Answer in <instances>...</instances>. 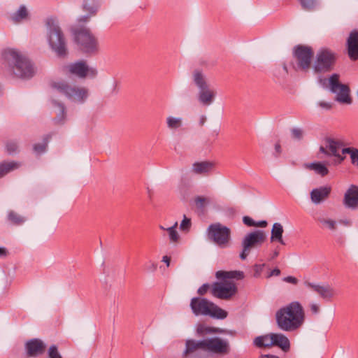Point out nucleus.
Segmentation results:
<instances>
[{
	"label": "nucleus",
	"mask_w": 358,
	"mask_h": 358,
	"mask_svg": "<svg viewBox=\"0 0 358 358\" xmlns=\"http://www.w3.org/2000/svg\"><path fill=\"white\" fill-rule=\"evenodd\" d=\"M230 352L229 341L219 336L203 338L199 340H185L182 358H202L203 355H224Z\"/></svg>",
	"instance_id": "1"
},
{
	"label": "nucleus",
	"mask_w": 358,
	"mask_h": 358,
	"mask_svg": "<svg viewBox=\"0 0 358 358\" xmlns=\"http://www.w3.org/2000/svg\"><path fill=\"white\" fill-rule=\"evenodd\" d=\"M305 313L298 301H293L280 308L275 313L278 327L284 331L292 332L299 329L303 324Z\"/></svg>",
	"instance_id": "2"
},
{
	"label": "nucleus",
	"mask_w": 358,
	"mask_h": 358,
	"mask_svg": "<svg viewBox=\"0 0 358 358\" xmlns=\"http://www.w3.org/2000/svg\"><path fill=\"white\" fill-rule=\"evenodd\" d=\"M215 276L220 280L214 282L211 285L212 295L220 299H229L237 292V287L234 280L243 279L244 273L240 271H218L216 272Z\"/></svg>",
	"instance_id": "3"
},
{
	"label": "nucleus",
	"mask_w": 358,
	"mask_h": 358,
	"mask_svg": "<svg viewBox=\"0 0 358 358\" xmlns=\"http://www.w3.org/2000/svg\"><path fill=\"white\" fill-rule=\"evenodd\" d=\"M4 64L16 76L30 78L34 74L33 66L29 59L15 49H6L2 53Z\"/></svg>",
	"instance_id": "4"
},
{
	"label": "nucleus",
	"mask_w": 358,
	"mask_h": 358,
	"mask_svg": "<svg viewBox=\"0 0 358 358\" xmlns=\"http://www.w3.org/2000/svg\"><path fill=\"white\" fill-rule=\"evenodd\" d=\"M46 40L50 50L59 57L68 54L67 42L58 22L53 18L46 21Z\"/></svg>",
	"instance_id": "5"
},
{
	"label": "nucleus",
	"mask_w": 358,
	"mask_h": 358,
	"mask_svg": "<svg viewBox=\"0 0 358 358\" xmlns=\"http://www.w3.org/2000/svg\"><path fill=\"white\" fill-rule=\"evenodd\" d=\"M194 85L196 87L197 101L203 107L211 106L217 96V92L210 87L206 75L199 69H195L192 74Z\"/></svg>",
	"instance_id": "6"
},
{
	"label": "nucleus",
	"mask_w": 358,
	"mask_h": 358,
	"mask_svg": "<svg viewBox=\"0 0 358 358\" xmlns=\"http://www.w3.org/2000/svg\"><path fill=\"white\" fill-rule=\"evenodd\" d=\"M50 86L55 92L64 96L75 103L82 104L88 97V90L86 87L71 84L64 80L52 81Z\"/></svg>",
	"instance_id": "7"
},
{
	"label": "nucleus",
	"mask_w": 358,
	"mask_h": 358,
	"mask_svg": "<svg viewBox=\"0 0 358 358\" xmlns=\"http://www.w3.org/2000/svg\"><path fill=\"white\" fill-rule=\"evenodd\" d=\"M190 308L195 316H209L218 320L225 319L228 313L206 298L194 297L190 301Z\"/></svg>",
	"instance_id": "8"
},
{
	"label": "nucleus",
	"mask_w": 358,
	"mask_h": 358,
	"mask_svg": "<svg viewBox=\"0 0 358 358\" xmlns=\"http://www.w3.org/2000/svg\"><path fill=\"white\" fill-rule=\"evenodd\" d=\"M72 36L74 42L83 53L96 55L99 51L98 40L89 29L74 28L72 29Z\"/></svg>",
	"instance_id": "9"
},
{
	"label": "nucleus",
	"mask_w": 358,
	"mask_h": 358,
	"mask_svg": "<svg viewBox=\"0 0 358 358\" xmlns=\"http://www.w3.org/2000/svg\"><path fill=\"white\" fill-rule=\"evenodd\" d=\"M336 61V54L327 48H320L313 60L315 73H322L331 71Z\"/></svg>",
	"instance_id": "10"
},
{
	"label": "nucleus",
	"mask_w": 358,
	"mask_h": 358,
	"mask_svg": "<svg viewBox=\"0 0 358 358\" xmlns=\"http://www.w3.org/2000/svg\"><path fill=\"white\" fill-rule=\"evenodd\" d=\"M342 147H343V142L341 140L332 137H325L319 150L320 152L327 157H334L332 164L337 165L341 164L345 158L340 152Z\"/></svg>",
	"instance_id": "11"
},
{
	"label": "nucleus",
	"mask_w": 358,
	"mask_h": 358,
	"mask_svg": "<svg viewBox=\"0 0 358 358\" xmlns=\"http://www.w3.org/2000/svg\"><path fill=\"white\" fill-rule=\"evenodd\" d=\"M329 90L336 94L335 100L340 103L351 104L352 99L350 93L349 87L340 83L339 75L337 73L332 74L328 80Z\"/></svg>",
	"instance_id": "12"
},
{
	"label": "nucleus",
	"mask_w": 358,
	"mask_h": 358,
	"mask_svg": "<svg viewBox=\"0 0 358 358\" xmlns=\"http://www.w3.org/2000/svg\"><path fill=\"white\" fill-rule=\"evenodd\" d=\"M208 237L219 247L224 248L229 245L231 238V230L229 227L215 223L210 224L208 229Z\"/></svg>",
	"instance_id": "13"
},
{
	"label": "nucleus",
	"mask_w": 358,
	"mask_h": 358,
	"mask_svg": "<svg viewBox=\"0 0 358 358\" xmlns=\"http://www.w3.org/2000/svg\"><path fill=\"white\" fill-rule=\"evenodd\" d=\"M65 69L68 73L80 79L86 78L93 79L98 75L97 69L94 66H89L84 59L70 63L66 66Z\"/></svg>",
	"instance_id": "14"
},
{
	"label": "nucleus",
	"mask_w": 358,
	"mask_h": 358,
	"mask_svg": "<svg viewBox=\"0 0 358 358\" xmlns=\"http://www.w3.org/2000/svg\"><path fill=\"white\" fill-rule=\"evenodd\" d=\"M266 239V234L262 230H255L247 234L242 240V252L240 258L245 260L252 248L261 245Z\"/></svg>",
	"instance_id": "15"
},
{
	"label": "nucleus",
	"mask_w": 358,
	"mask_h": 358,
	"mask_svg": "<svg viewBox=\"0 0 358 358\" xmlns=\"http://www.w3.org/2000/svg\"><path fill=\"white\" fill-rule=\"evenodd\" d=\"M293 56L296 62L294 66L295 70L306 71L310 68L313 58V51L310 47L303 45L294 47Z\"/></svg>",
	"instance_id": "16"
},
{
	"label": "nucleus",
	"mask_w": 358,
	"mask_h": 358,
	"mask_svg": "<svg viewBox=\"0 0 358 358\" xmlns=\"http://www.w3.org/2000/svg\"><path fill=\"white\" fill-rule=\"evenodd\" d=\"M305 286L310 290L316 292L322 299L331 301L336 295L334 288L328 283H313L305 282Z\"/></svg>",
	"instance_id": "17"
},
{
	"label": "nucleus",
	"mask_w": 358,
	"mask_h": 358,
	"mask_svg": "<svg viewBox=\"0 0 358 358\" xmlns=\"http://www.w3.org/2000/svg\"><path fill=\"white\" fill-rule=\"evenodd\" d=\"M343 203L347 208L358 209V186L351 185L344 194Z\"/></svg>",
	"instance_id": "18"
},
{
	"label": "nucleus",
	"mask_w": 358,
	"mask_h": 358,
	"mask_svg": "<svg viewBox=\"0 0 358 358\" xmlns=\"http://www.w3.org/2000/svg\"><path fill=\"white\" fill-rule=\"evenodd\" d=\"M331 188L329 186H321L314 188L310 192V200L315 205H318L324 201L329 196Z\"/></svg>",
	"instance_id": "19"
},
{
	"label": "nucleus",
	"mask_w": 358,
	"mask_h": 358,
	"mask_svg": "<svg viewBox=\"0 0 358 358\" xmlns=\"http://www.w3.org/2000/svg\"><path fill=\"white\" fill-rule=\"evenodd\" d=\"M45 345L43 342L38 338H33L28 341L25 344L27 353L29 357H36L45 350Z\"/></svg>",
	"instance_id": "20"
},
{
	"label": "nucleus",
	"mask_w": 358,
	"mask_h": 358,
	"mask_svg": "<svg viewBox=\"0 0 358 358\" xmlns=\"http://www.w3.org/2000/svg\"><path fill=\"white\" fill-rule=\"evenodd\" d=\"M166 127L171 133H176L182 129L184 120L182 117L167 115L165 119Z\"/></svg>",
	"instance_id": "21"
},
{
	"label": "nucleus",
	"mask_w": 358,
	"mask_h": 358,
	"mask_svg": "<svg viewBox=\"0 0 358 358\" xmlns=\"http://www.w3.org/2000/svg\"><path fill=\"white\" fill-rule=\"evenodd\" d=\"M347 44L350 58L356 60L358 58V31L354 30L350 33Z\"/></svg>",
	"instance_id": "22"
},
{
	"label": "nucleus",
	"mask_w": 358,
	"mask_h": 358,
	"mask_svg": "<svg viewBox=\"0 0 358 358\" xmlns=\"http://www.w3.org/2000/svg\"><path fill=\"white\" fill-rule=\"evenodd\" d=\"M215 163L210 161L194 162L192 166V172L196 175L207 176L214 169Z\"/></svg>",
	"instance_id": "23"
},
{
	"label": "nucleus",
	"mask_w": 358,
	"mask_h": 358,
	"mask_svg": "<svg viewBox=\"0 0 358 358\" xmlns=\"http://www.w3.org/2000/svg\"><path fill=\"white\" fill-rule=\"evenodd\" d=\"M99 3L98 0H83V9L88 12L89 15L81 16L78 19L80 22H86L89 17L94 15L98 10Z\"/></svg>",
	"instance_id": "24"
},
{
	"label": "nucleus",
	"mask_w": 358,
	"mask_h": 358,
	"mask_svg": "<svg viewBox=\"0 0 358 358\" xmlns=\"http://www.w3.org/2000/svg\"><path fill=\"white\" fill-rule=\"evenodd\" d=\"M272 345L278 346L285 352L290 348L288 338L281 333H272Z\"/></svg>",
	"instance_id": "25"
},
{
	"label": "nucleus",
	"mask_w": 358,
	"mask_h": 358,
	"mask_svg": "<svg viewBox=\"0 0 358 358\" xmlns=\"http://www.w3.org/2000/svg\"><path fill=\"white\" fill-rule=\"evenodd\" d=\"M195 335L204 337L206 335L215 334L220 332L218 328L210 327L203 323H198L194 327Z\"/></svg>",
	"instance_id": "26"
},
{
	"label": "nucleus",
	"mask_w": 358,
	"mask_h": 358,
	"mask_svg": "<svg viewBox=\"0 0 358 358\" xmlns=\"http://www.w3.org/2000/svg\"><path fill=\"white\" fill-rule=\"evenodd\" d=\"M283 227L280 223L275 222L273 224L271 234V241H278L282 245H285V243L282 238Z\"/></svg>",
	"instance_id": "27"
},
{
	"label": "nucleus",
	"mask_w": 358,
	"mask_h": 358,
	"mask_svg": "<svg viewBox=\"0 0 358 358\" xmlns=\"http://www.w3.org/2000/svg\"><path fill=\"white\" fill-rule=\"evenodd\" d=\"M29 15V13L27 8L24 5H21L18 9L11 15L10 19L13 22L17 23L28 19Z\"/></svg>",
	"instance_id": "28"
},
{
	"label": "nucleus",
	"mask_w": 358,
	"mask_h": 358,
	"mask_svg": "<svg viewBox=\"0 0 358 358\" xmlns=\"http://www.w3.org/2000/svg\"><path fill=\"white\" fill-rule=\"evenodd\" d=\"M305 167L315 171V173L321 176H326L329 172L326 165L322 162H312L306 164Z\"/></svg>",
	"instance_id": "29"
},
{
	"label": "nucleus",
	"mask_w": 358,
	"mask_h": 358,
	"mask_svg": "<svg viewBox=\"0 0 358 358\" xmlns=\"http://www.w3.org/2000/svg\"><path fill=\"white\" fill-rule=\"evenodd\" d=\"M19 166L20 164L14 161L3 162L0 163V178L18 169Z\"/></svg>",
	"instance_id": "30"
},
{
	"label": "nucleus",
	"mask_w": 358,
	"mask_h": 358,
	"mask_svg": "<svg viewBox=\"0 0 358 358\" xmlns=\"http://www.w3.org/2000/svg\"><path fill=\"white\" fill-rule=\"evenodd\" d=\"M318 222L322 225L324 228L329 229L331 231L336 230L337 222L325 214H321L317 217Z\"/></svg>",
	"instance_id": "31"
},
{
	"label": "nucleus",
	"mask_w": 358,
	"mask_h": 358,
	"mask_svg": "<svg viewBox=\"0 0 358 358\" xmlns=\"http://www.w3.org/2000/svg\"><path fill=\"white\" fill-rule=\"evenodd\" d=\"M272 343V333L257 336L254 340V344L259 348L270 347Z\"/></svg>",
	"instance_id": "32"
},
{
	"label": "nucleus",
	"mask_w": 358,
	"mask_h": 358,
	"mask_svg": "<svg viewBox=\"0 0 358 358\" xmlns=\"http://www.w3.org/2000/svg\"><path fill=\"white\" fill-rule=\"evenodd\" d=\"M52 104L57 113L55 121L60 123L65 119L66 108L62 103L55 100H52Z\"/></svg>",
	"instance_id": "33"
},
{
	"label": "nucleus",
	"mask_w": 358,
	"mask_h": 358,
	"mask_svg": "<svg viewBox=\"0 0 358 358\" xmlns=\"http://www.w3.org/2000/svg\"><path fill=\"white\" fill-rule=\"evenodd\" d=\"M178 227V222H176L174 224L166 229V231L169 234L170 241L172 243H176L179 240V234L176 231Z\"/></svg>",
	"instance_id": "34"
},
{
	"label": "nucleus",
	"mask_w": 358,
	"mask_h": 358,
	"mask_svg": "<svg viewBox=\"0 0 358 358\" xmlns=\"http://www.w3.org/2000/svg\"><path fill=\"white\" fill-rule=\"evenodd\" d=\"M8 218L9 221H10L13 224H20L25 221L24 217L19 215L18 214L13 211H10L8 213Z\"/></svg>",
	"instance_id": "35"
},
{
	"label": "nucleus",
	"mask_w": 358,
	"mask_h": 358,
	"mask_svg": "<svg viewBox=\"0 0 358 358\" xmlns=\"http://www.w3.org/2000/svg\"><path fill=\"white\" fill-rule=\"evenodd\" d=\"M48 143V137H45L41 143H37L34 145V150L36 154L41 155L45 152Z\"/></svg>",
	"instance_id": "36"
},
{
	"label": "nucleus",
	"mask_w": 358,
	"mask_h": 358,
	"mask_svg": "<svg viewBox=\"0 0 358 358\" xmlns=\"http://www.w3.org/2000/svg\"><path fill=\"white\" fill-rule=\"evenodd\" d=\"M317 0H299L303 8L306 10H311L314 8L317 4Z\"/></svg>",
	"instance_id": "37"
},
{
	"label": "nucleus",
	"mask_w": 358,
	"mask_h": 358,
	"mask_svg": "<svg viewBox=\"0 0 358 358\" xmlns=\"http://www.w3.org/2000/svg\"><path fill=\"white\" fill-rule=\"evenodd\" d=\"M291 134L294 140L300 141L303 136V131L300 128H293Z\"/></svg>",
	"instance_id": "38"
},
{
	"label": "nucleus",
	"mask_w": 358,
	"mask_h": 358,
	"mask_svg": "<svg viewBox=\"0 0 358 358\" xmlns=\"http://www.w3.org/2000/svg\"><path fill=\"white\" fill-rule=\"evenodd\" d=\"M48 357L49 358H62L56 345H52L50 347L48 350Z\"/></svg>",
	"instance_id": "39"
},
{
	"label": "nucleus",
	"mask_w": 358,
	"mask_h": 358,
	"mask_svg": "<svg viewBox=\"0 0 358 358\" xmlns=\"http://www.w3.org/2000/svg\"><path fill=\"white\" fill-rule=\"evenodd\" d=\"M18 148L17 143L15 141H8L6 143V150L9 154L15 153Z\"/></svg>",
	"instance_id": "40"
},
{
	"label": "nucleus",
	"mask_w": 358,
	"mask_h": 358,
	"mask_svg": "<svg viewBox=\"0 0 358 358\" xmlns=\"http://www.w3.org/2000/svg\"><path fill=\"white\" fill-rule=\"evenodd\" d=\"M191 227V220L185 215L180 224V229L182 231H188Z\"/></svg>",
	"instance_id": "41"
},
{
	"label": "nucleus",
	"mask_w": 358,
	"mask_h": 358,
	"mask_svg": "<svg viewBox=\"0 0 358 358\" xmlns=\"http://www.w3.org/2000/svg\"><path fill=\"white\" fill-rule=\"evenodd\" d=\"M207 199L205 198V197H202V196H197L194 201H195V204L196 206L199 208H202L204 207L205 206V203L207 202Z\"/></svg>",
	"instance_id": "42"
},
{
	"label": "nucleus",
	"mask_w": 358,
	"mask_h": 358,
	"mask_svg": "<svg viewBox=\"0 0 358 358\" xmlns=\"http://www.w3.org/2000/svg\"><path fill=\"white\" fill-rule=\"evenodd\" d=\"M243 222L248 227H255L256 222L248 216H244L243 217Z\"/></svg>",
	"instance_id": "43"
},
{
	"label": "nucleus",
	"mask_w": 358,
	"mask_h": 358,
	"mask_svg": "<svg viewBox=\"0 0 358 358\" xmlns=\"http://www.w3.org/2000/svg\"><path fill=\"white\" fill-rule=\"evenodd\" d=\"M210 287V286L209 284L205 283L198 289L197 293L200 295H204Z\"/></svg>",
	"instance_id": "44"
},
{
	"label": "nucleus",
	"mask_w": 358,
	"mask_h": 358,
	"mask_svg": "<svg viewBox=\"0 0 358 358\" xmlns=\"http://www.w3.org/2000/svg\"><path fill=\"white\" fill-rule=\"evenodd\" d=\"M351 162L354 166L358 167V149L357 148L352 153Z\"/></svg>",
	"instance_id": "45"
},
{
	"label": "nucleus",
	"mask_w": 358,
	"mask_h": 358,
	"mask_svg": "<svg viewBox=\"0 0 358 358\" xmlns=\"http://www.w3.org/2000/svg\"><path fill=\"white\" fill-rule=\"evenodd\" d=\"M265 266L264 264H255V276L258 277L261 272L262 271L264 267Z\"/></svg>",
	"instance_id": "46"
},
{
	"label": "nucleus",
	"mask_w": 358,
	"mask_h": 358,
	"mask_svg": "<svg viewBox=\"0 0 358 358\" xmlns=\"http://www.w3.org/2000/svg\"><path fill=\"white\" fill-rule=\"evenodd\" d=\"M356 150L355 148H343L341 149V155L349 154L350 155V158L352 157V153L354 152V150Z\"/></svg>",
	"instance_id": "47"
},
{
	"label": "nucleus",
	"mask_w": 358,
	"mask_h": 358,
	"mask_svg": "<svg viewBox=\"0 0 358 358\" xmlns=\"http://www.w3.org/2000/svg\"><path fill=\"white\" fill-rule=\"evenodd\" d=\"M274 150H275V151L273 152L274 157H278L282 152V149H281V146H280V143H276L275 144Z\"/></svg>",
	"instance_id": "48"
},
{
	"label": "nucleus",
	"mask_w": 358,
	"mask_h": 358,
	"mask_svg": "<svg viewBox=\"0 0 358 358\" xmlns=\"http://www.w3.org/2000/svg\"><path fill=\"white\" fill-rule=\"evenodd\" d=\"M317 104L319 106L326 110H329L332 107L331 103L326 101H320Z\"/></svg>",
	"instance_id": "49"
},
{
	"label": "nucleus",
	"mask_w": 358,
	"mask_h": 358,
	"mask_svg": "<svg viewBox=\"0 0 358 358\" xmlns=\"http://www.w3.org/2000/svg\"><path fill=\"white\" fill-rule=\"evenodd\" d=\"M283 280L286 282L292 283V284H296L298 282V280L293 277V276H287L284 278Z\"/></svg>",
	"instance_id": "50"
},
{
	"label": "nucleus",
	"mask_w": 358,
	"mask_h": 358,
	"mask_svg": "<svg viewBox=\"0 0 358 358\" xmlns=\"http://www.w3.org/2000/svg\"><path fill=\"white\" fill-rule=\"evenodd\" d=\"M328 80H329V78L327 79V78H320L319 79V83L323 87L329 88Z\"/></svg>",
	"instance_id": "51"
},
{
	"label": "nucleus",
	"mask_w": 358,
	"mask_h": 358,
	"mask_svg": "<svg viewBox=\"0 0 358 358\" xmlns=\"http://www.w3.org/2000/svg\"><path fill=\"white\" fill-rule=\"evenodd\" d=\"M280 274V269L276 268L270 272V273L268 275L267 278H271V276H278Z\"/></svg>",
	"instance_id": "52"
},
{
	"label": "nucleus",
	"mask_w": 358,
	"mask_h": 358,
	"mask_svg": "<svg viewBox=\"0 0 358 358\" xmlns=\"http://www.w3.org/2000/svg\"><path fill=\"white\" fill-rule=\"evenodd\" d=\"M266 226H267V222L265 220H262L259 222H256V224L255 227L264 228V227H266Z\"/></svg>",
	"instance_id": "53"
},
{
	"label": "nucleus",
	"mask_w": 358,
	"mask_h": 358,
	"mask_svg": "<svg viewBox=\"0 0 358 358\" xmlns=\"http://www.w3.org/2000/svg\"><path fill=\"white\" fill-rule=\"evenodd\" d=\"M310 308L314 313H317L319 311V306L315 303L311 304Z\"/></svg>",
	"instance_id": "54"
},
{
	"label": "nucleus",
	"mask_w": 358,
	"mask_h": 358,
	"mask_svg": "<svg viewBox=\"0 0 358 358\" xmlns=\"http://www.w3.org/2000/svg\"><path fill=\"white\" fill-rule=\"evenodd\" d=\"M206 121V117L205 115H201L199 117V123L200 126H203Z\"/></svg>",
	"instance_id": "55"
},
{
	"label": "nucleus",
	"mask_w": 358,
	"mask_h": 358,
	"mask_svg": "<svg viewBox=\"0 0 358 358\" xmlns=\"http://www.w3.org/2000/svg\"><path fill=\"white\" fill-rule=\"evenodd\" d=\"M7 255V250L3 247H0V257H6Z\"/></svg>",
	"instance_id": "56"
},
{
	"label": "nucleus",
	"mask_w": 358,
	"mask_h": 358,
	"mask_svg": "<svg viewBox=\"0 0 358 358\" xmlns=\"http://www.w3.org/2000/svg\"><path fill=\"white\" fill-rule=\"evenodd\" d=\"M162 262H164L167 266L170 264V258L168 256H164L162 257Z\"/></svg>",
	"instance_id": "57"
},
{
	"label": "nucleus",
	"mask_w": 358,
	"mask_h": 358,
	"mask_svg": "<svg viewBox=\"0 0 358 358\" xmlns=\"http://www.w3.org/2000/svg\"><path fill=\"white\" fill-rule=\"evenodd\" d=\"M259 358H279L278 357L273 355H262Z\"/></svg>",
	"instance_id": "58"
},
{
	"label": "nucleus",
	"mask_w": 358,
	"mask_h": 358,
	"mask_svg": "<svg viewBox=\"0 0 358 358\" xmlns=\"http://www.w3.org/2000/svg\"><path fill=\"white\" fill-rule=\"evenodd\" d=\"M278 255H279V252L277 250H275L273 252V254L272 257H271V259L275 258L276 257L278 256Z\"/></svg>",
	"instance_id": "59"
},
{
	"label": "nucleus",
	"mask_w": 358,
	"mask_h": 358,
	"mask_svg": "<svg viewBox=\"0 0 358 358\" xmlns=\"http://www.w3.org/2000/svg\"><path fill=\"white\" fill-rule=\"evenodd\" d=\"M341 223L344 224L345 225H350L351 223L349 220H341Z\"/></svg>",
	"instance_id": "60"
},
{
	"label": "nucleus",
	"mask_w": 358,
	"mask_h": 358,
	"mask_svg": "<svg viewBox=\"0 0 358 358\" xmlns=\"http://www.w3.org/2000/svg\"><path fill=\"white\" fill-rule=\"evenodd\" d=\"M157 268V265L155 264V263H152L151 266H150V270L151 271H155Z\"/></svg>",
	"instance_id": "61"
},
{
	"label": "nucleus",
	"mask_w": 358,
	"mask_h": 358,
	"mask_svg": "<svg viewBox=\"0 0 358 358\" xmlns=\"http://www.w3.org/2000/svg\"><path fill=\"white\" fill-rule=\"evenodd\" d=\"M283 69H284V71H285L286 73H287V71H287V65H286V64H283Z\"/></svg>",
	"instance_id": "62"
},
{
	"label": "nucleus",
	"mask_w": 358,
	"mask_h": 358,
	"mask_svg": "<svg viewBox=\"0 0 358 358\" xmlns=\"http://www.w3.org/2000/svg\"><path fill=\"white\" fill-rule=\"evenodd\" d=\"M159 228H160L161 229H162V230H166V229H167V228H165V227H163V226H159Z\"/></svg>",
	"instance_id": "63"
},
{
	"label": "nucleus",
	"mask_w": 358,
	"mask_h": 358,
	"mask_svg": "<svg viewBox=\"0 0 358 358\" xmlns=\"http://www.w3.org/2000/svg\"><path fill=\"white\" fill-rule=\"evenodd\" d=\"M357 96H358V92H357Z\"/></svg>",
	"instance_id": "64"
}]
</instances>
